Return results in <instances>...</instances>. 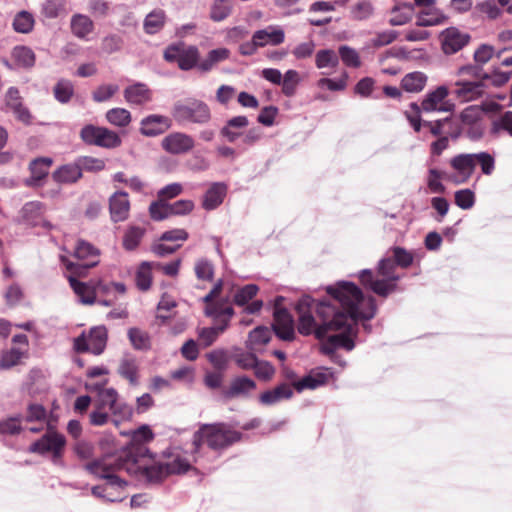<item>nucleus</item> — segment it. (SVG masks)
Listing matches in <instances>:
<instances>
[{
  "mask_svg": "<svg viewBox=\"0 0 512 512\" xmlns=\"http://www.w3.org/2000/svg\"><path fill=\"white\" fill-rule=\"evenodd\" d=\"M171 127V120L164 115L152 114L140 122V133L147 137L163 134Z\"/></svg>",
  "mask_w": 512,
  "mask_h": 512,
  "instance_id": "nucleus-19",
  "label": "nucleus"
},
{
  "mask_svg": "<svg viewBox=\"0 0 512 512\" xmlns=\"http://www.w3.org/2000/svg\"><path fill=\"white\" fill-rule=\"evenodd\" d=\"M66 444L65 437L56 431H47L39 440L33 442L29 452L45 455L51 453L53 459L60 458Z\"/></svg>",
  "mask_w": 512,
  "mask_h": 512,
  "instance_id": "nucleus-12",
  "label": "nucleus"
},
{
  "mask_svg": "<svg viewBox=\"0 0 512 512\" xmlns=\"http://www.w3.org/2000/svg\"><path fill=\"white\" fill-rule=\"evenodd\" d=\"M23 416L10 417L0 421V433L4 435H16L22 428Z\"/></svg>",
  "mask_w": 512,
  "mask_h": 512,
  "instance_id": "nucleus-60",
  "label": "nucleus"
},
{
  "mask_svg": "<svg viewBox=\"0 0 512 512\" xmlns=\"http://www.w3.org/2000/svg\"><path fill=\"white\" fill-rule=\"evenodd\" d=\"M258 290L259 288L255 284H247L243 286L234 295V303L238 306H244L256 296Z\"/></svg>",
  "mask_w": 512,
  "mask_h": 512,
  "instance_id": "nucleus-59",
  "label": "nucleus"
},
{
  "mask_svg": "<svg viewBox=\"0 0 512 512\" xmlns=\"http://www.w3.org/2000/svg\"><path fill=\"white\" fill-rule=\"evenodd\" d=\"M194 146L193 137L182 132L171 133L162 140L163 149L174 155L185 154L192 150Z\"/></svg>",
  "mask_w": 512,
  "mask_h": 512,
  "instance_id": "nucleus-17",
  "label": "nucleus"
},
{
  "mask_svg": "<svg viewBox=\"0 0 512 512\" xmlns=\"http://www.w3.org/2000/svg\"><path fill=\"white\" fill-rule=\"evenodd\" d=\"M450 89L447 85H440L429 91L421 102L423 112H453L455 104L448 99Z\"/></svg>",
  "mask_w": 512,
  "mask_h": 512,
  "instance_id": "nucleus-11",
  "label": "nucleus"
},
{
  "mask_svg": "<svg viewBox=\"0 0 512 512\" xmlns=\"http://www.w3.org/2000/svg\"><path fill=\"white\" fill-rule=\"evenodd\" d=\"M46 416V409L41 404H30L23 419H25L26 422L44 423Z\"/></svg>",
  "mask_w": 512,
  "mask_h": 512,
  "instance_id": "nucleus-62",
  "label": "nucleus"
},
{
  "mask_svg": "<svg viewBox=\"0 0 512 512\" xmlns=\"http://www.w3.org/2000/svg\"><path fill=\"white\" fill-rule=\"evenodd\" d=\"M331 375L332 373L329 369L312 371L300 380L294 382L293 386L298 392H302L306 389H316L327 383Z\"/></svg>",
  "mask_w": 512,
  "mask_h": 512,
  "instance_id": "nucleus-25",
  "label": "nucleus"
},
{
  "mask_svg": "<svg viewBox=\"0 0 512 512\" xmlns=\"http://www.w3.org/2000/svg\"><path fill=\"white\" fill-rule=\"evenodd\" d=\"M450 93L460 102H469L484 94L485 85L482 80L459 79L449 84Z\"/></svg>",
  "mask_w": 512,
  "mask_h": 512,
  "instance_id": "nucleus-13",
  "label": "nucleus"
},
{
  "mask_svg": "<svg viewBox=\"0 0 512 512\" xmlns=\"http://www.w3.org/2000/svg\"><path fill=\"white\" fill-rule=\"evenodd\" d=\"M12 58L21 67L30 68L35 64V54L32 49L26 46L14 47Z\"/></svg>",
  "mask_w": 512,
  "mask_h": 512,
  "instance_id": "nucleus-49",
  "label": "nucleus"
},
{
  "mask_svg": "<svg viewBox=\"0 0 512 512\" xmlns=\"http://www.w3.org/2000/svg\"><path fill=\"white\" fill-rule=\"evenodd\" d=\"M445 15L435 8V6L422 10L416 20V25L419 27H430L442 24L445 21Z\"/></svg>",
  "mask_w": 512,
  "mask_h": 512,
  "instance_id": "nucleus-39",
  "label": "nucleus"
},
{
  "mask_svg": "<svg viewBox=\"0 0 512 512\" xmlns=\"http://www.w3.org/2000/svg\"><path fill=\"white\" fill-rule=\"evenodd\" d=\"M98 255L99 251L93 245L80 240L77 242L74 249V256L78 261L72 262L63 259V262L67 270H69L73 275L81 276L85 274L88 269L98 264Z\"/></svg>",
  "mask_w": 512,
  "mask_h": 512,
  "instance_id": "nucleus-8",
  "label": "nucleus"
},
{
  "mask_svg": "<svg viewBox=\"0 0 512 512\" xmlns=\"http://www.w3.org/2000/svg\"><path fill=\"white\" fill-rule=\"evenodd\" d=\"M226 192L227 186L224 183H213L203 196V208L205 210L216 209L223 203Z\"/></svg>",
  "mask_w": 512,
  "mask_h": 512,
  "instance_id": "nucleus-29",
  "label": "nucleus"
},
{
  "mask_svg": "<svg viewBox=\"0 0 512 512\" xmlns=\"http://www.w3.org/2000/svg\"><path fill=\"white\" fill-rule=\"evenodd\" d=\"M391 253V256L379 261L376 275L370 269L359 272L362 285L382 297L388 296L396 289L397 281L400 279L395 272L396 266L407 268L413 262L412 254L404 248L394 247Z\"/></svg>",
  "mask_w": 512,
  "mask_h": 512,
  "instance_id": "nucleus-3",
  "label": "nucleus"
},
{
  "mask_svg": "<svg viewBox=\"0 0 512 512\" xmlns=\"http://www.w3.org/2000/svg\"><path fill=\"white\" fill-rule=\"evenodd\" d=\"M109 210L113 222H121L128 218L130 201L125 191H117L109 199Z\"/></svg>",
  "mask_w": 512,
  "mask_h": 512,
  "instance_id": "nucleus-21",
  "label": "nucleus"
},
{
  "mask_svg": "<svg viewBox=\"0 0 512 512\" xmlns=\"http://www.w3.org/2000/svg\"><path fill=\"white\" fill-rule=\"evenodd\" d=\"M66 0H44L41 4V14L47 19H55L66 13Z\"/></svg>",
  "mask_w": 512,
  "mask_h": 512,
  "instance_id": "nucleus-43",
  "label": "nucleus"
},
{
  "mask_svg": "<svg viewBox=\"0 0 512 512\" xmlns=\"http://www.w3.org/2000/svg\"><path fill=\"white\" fill-rule=\"evenodd\" d=\"M55 99L61 104L68 103L74 95V85L68 79H60L53 88Z\"/></svg>",
  "mask_w": 512,
  "mask_h": 512,
  "instance_id": "nucleus-46",
  "label": "nucleus"
},
{
  "mask_svg": "<svg viewBox=\"0 0 512 512\" xmlns=\"http://www.w3.org/2000/svg\"><path fill=\"white\" fill-rule=\"evenodd\" d=\"M149 215L154 221H162L171 217L169 203L159 198L151 202L149 206Z\"/></svg>",
  "mask_w": 512,
  "mask_h": 512,
  "instance_id": "nucleus-53",
  "label": "nucleus"
},
{
  "mask_svg": "<svg viewBox=\"0 0 512 512\" xmlns=\"http://www.w3.org/2000/svg\"><path fill=\"white\" fill-rule=\"evenodd\" d=\"M225 326H214L209 328H202L198 332L199 339L203 342L204 347L211 346L217 338L226 330Z\"/></svg>",
  "mask_w": 512,
  "mask_h": 512,
  "instance_id": "nucleus-57",
  "label": "nucleus"
},
{
  "mask_svg": "<svg viewBox=\"0 0 512 512\" xmlns=\"http://www.w3.org/2000/svg\"><path fill=\"white\" fill-rule=\"evenodd\" d=\"M256 383L246 376H238L231 380L230 385L223 391L227 399L246 398L255 390Z\"/></svg>",
  "mask_w": 512,
  "mask_h": 512,
  "instance_id": "nucleus-20",
  "label": "nucleus"
},
{
  "mask_svg": "<svg viewBox=\"0 0 512 512\" xmlns=\"http://www.w3.org/2000/svg\"><path fill=\"white\" fill-rule=\"evenodd\" d=\"M338 58H340L344 65L348 67L358 68L361 65V60L358 52L348 46V45H341L338 48Z\"/></svg>",
  "mask_w": 512,
  "mask_h": 512,
  "instance_id": "nucleus-52",
  "label": "nucleus"
},
{
  "mask_svg": "<svg viewBox=\"0 0 512 512\" xmlns=\"http://www.w3.org/2000/svg\"><path fill=\"white\" fill-rule=\"evenodd\" d=\"M99 400L103 407H107L115 415L124 418L131 414V409L127 405L118 403V393L114 388L101 390Z\"/></svg>",
  "mask_w": 512,
  "mask_h": 512,
  "instance_id": "nucleus-24",
  "label": "nucleus"
},
{
  "mask_svg": "<svg viewBox=\"0 0 512 512\" xmlns=\"http://www.w3.org/2000/svg\"><path fill=\"white\" fill-rule=\"evenodd\" d=\"M81 174L83 171L99 172L105 168V161L92 156H81L76 159Z\"/></svg>",
  "mask_w": 512,
  "mask_h": 512,
  "instance_id": "nucleus-54",
  "label": "nucleus"
},
{
  "mask_svg": "<svg viewBox=\"0 0 512 512\" xmlns=\"http://www.w3.org/2000/svg\"><path fill=\"white\" fill-rule=\"evenodd\" d=\"M205 315L212 318L214 324L228 328L234 309L225 301H216L206 306Z\"/></svg>",
  "mask_w": 512,
  "mask_h": 512,
  "instance_id": "nucleus-22",
  "label": "nucleus"
},
{
  "mask_svg": "<svg viewBox=\"0 0 512 512\" xmlns=\"http://www.w3.org/2000/svg\"><path fill=\"white\" fill-rule=\"evenodd\" d=\"M426 81L424 73L412 72L403 77L401 87L407 92H419L424 88Z\"/></svg>",
  "mask_w": 512,
  "mask_h": 512,
  "instance_id": "nucleus-44",
  "label": "nucleus"
},
{
  "mask_svg": "<svg viewBox=\"0 0 512 512\" xmlns=\"http://www.w3.org/2000/svg\"><path fill=\"white\" fill-rule=\"evenodd\" d=\"M171 114L179 124H206L211 119L209 106L198 99L187 98L173 105Z\"/></svg>",
  "mask_w": 512,
  "mask_h": 512,
  "instance_id": "nucleus-6",
  "label": "nucleus"
},
{
  "mask_svg": "<svg viewBox=\"0 0 512 512\" xmlns=\"http://www.w3.org/2000/svg\"><path fill=\"white\" fill-rule=\"evenodd\" d=\"M293 393V388L289 384L282 383L273 389L263 392L259 396V402L265 406H272L283 400L290 399Z\"/></svg>",
  "mask_w": 512,
  "mask_h": 512,
  "instance_id": "nucleus-28",
  "label": "nucleus"
},
{
  "mask_svg": "<svg viewBox=\"0 0 512 512\" xmlns=\"http://www.w3.org/2000/svg\"><path fill=\"white\" fill-rule=\"evenodd\" d=\"M503 133L512 137V111H506L492 121L490 134L499 137Z\"/></svg>",
  "mask_w": 512,
  "mask_h": 512,
  "instance_id": "nucleus-42",
  "label": "nucleus"
},
{
  "mask_svg": "<svg viewBox=\"0 0 512 512\" xmlns=\"http://www.w3.org/2000/svg\"><path fill=\"white\" fill-rule=\"evenodd\" d=\"M70 28L75 37L86 39L93 31L94 23L87 15L75 14L71 17Z\"/></svg>",
  "mask_w": 512,
  "mask_h": 512,
  "instance_id": "nucleus-33",
  "label": "nucleus"
},
{
  "mask_svg": "<svg viewBox=\"0 0 512 512\" xmlns=\"http://www.w3.org/2000/svg\"><path fill=\"white\" fill-rule=\"evenodd\" d=\"M339 65V58L336 51L332 49H321L315 54V66L320 69H328L330 71H323V75H329L331 71L335 70Z\"/></svg>",
  "mask_w": 512,
  "mask_h": 512,
  "instance_id": "nucleus-32",
  "label": "nucleus"
},
{
  "mask_svg": "<svg viewBox=\"0 0 512 512\" xmlns=\"http://www.w3.org/2000/svg\"><path fill=\"white\" fill-rule=\"evenodd\" d=\"M145 234V229L139 226H130L126 230L124 236H123V247L128 251L135 250L143 236Z\"/></svg>",
  "mask_w": 512,
  "mask_h": 512,
  "instance_id": "nucleus-48",
  "label": "nucleus"
},
{
  "mask_svg": "<svg viewBox=\"0 0 512 512\" xmlns=\"http://www.w3.org/2000/svg\"><path fill=\"white\" fill-rule=\"evenodd\" d=\"M52 165L50 158H38L30 163L31 176L26 180L28 186H39L41 181L48 175Z\"/></svg>",
  "mask_w": 512,
  "mask_h": 512,
  "instance_id": "nucleus-31",
  "label": "nucleus"
},
{
  "mask_svg": "<svg viewBox=\"0 0 512 512\" xmlns=\"http://www.w3.org/2000/svg\"><path fill=\"white\" fill-rule=\"evenodd\" d=\"M148 449L137 446L128 450L127 456L115 464L124 467L127 473L147 484H159L170 475L187 472L191 468V460L186 453H172L166 461L157 462L147 455Z\"/></svg>",
  "mask_w": 512,
  "mask_h": 512,
  "instance_id": "nucleus-2",
  "label": "nucleus"
},
{
  "mask_svg": "<svg viewBox=\"0 0 512 512\" xmlns=\"http://www.w3.org/2000/svg\"><path fill=\"white\" fill-rule=\"evenodd\" d=\"M230 51L227 48H217L209 51L207 57L198 60L197 69L201 73L211 71L219 62L228 59Z\"/></svg>",
  "mask_w": 512,
  "mask_h": 512,
  "instance_id": "nucleus-34",
  "label": "nucleus"
},
{
  "mask_svg": "<svg viewBox=\"0 0 512 512\" xmlns=\"http://www.w3.org/2000/svg\"><path fill=\"white\" fill-rule=\"evenodd\" d=\"M80 138L87 145H94L106 149H114L122 144V139L115 131L106 127L85 125L80 130Z\"/></svg>",
  "mask_w": 512,
  "mask_h": 512,
  "instance_id": "nucleus-7",
  "label": "nucleus"
},
{
  "mask_svg": "<svg viewBox=\"0 0 512 512\" xmlns=\"http://www.w3.org/2000/svg\"><path fill=\"white\" fill-rule=\"evenodd\" d=\"M45 206L39 201H30L19 211V221L31 227L41 226L50 230L53 225L44 219Z\"/></svg>",
  "mask_w": 512,
  "mask_h": 512,
  "instance_id": "nucleus-14",
  "label": "nucleus"
},
{
  "mask_svg": "<svg viewBox=\"0 0 512 512\" xmlns=\"http://www.w3.org/2000/svg\"><path fill=\"white\" fill-rule=\"evenodd\" d=\"M118 374L126 379L131 385L136 386L139 383V362L136 356L131 353H125L120 359Z\"/></svg>",
  "mask_w": 512,
  "mask_h": 512,
  "instance_id": "nucleus-23",
  "label": "nucleus"
},
{
  "mask_svg": "<svg viewBox=\"0 0 512 512\" xmlns=\"http://www.w3.org/2000/svg\"><path fill=\"white\" fill-rule=\"evenodd\" d=\"M270 339V329L265 326H258L249 333L246 347L250 351H258L262 346L266 345Z\"/></svg>",
  "mask_w": 512,
  "mask_h": 512,
  "instance_id": "nucleus-37",
  "label": "nucleus"
},
{
  "mask_svg": "<svg viewBox=\"0 0 512 512\" xmlns=\"http://www.w3.org/2000/svg\"><path fill=\"white\" fill-rule=\"evenodd\" d=\"M167 62H177L183 71L197 69L199 50L196 46H185L183 43L169 45L163 54Z\"/></svg>",
  "mask_w": 512,
  "mask_h": 512,
  "instance_id": "nucleus-9",
  "label": "nucleus"
},
{
  "mask_svg": "<svg viewBox=\"0 0 512 512\" xmlns=\"http://www.w3.org/2000/svg\"><path fill=\"white\" fill-rule=\"evenodd\" d=\"M273 330L277 337L284 341H291L294 339V320L287 309L275 308Z\"/></svg>",
  "mask_w": 512,
  "mask_h": 512,
  "instance_id": "nucleus-16",
  "label": "nucleus"
},
{
  "mask_svg": "<svg viewBox=\"0 0 512 512\" xmlns=\"http://www.w3.org/2000/svg\"><path fill=\"white\" fill-rule=\"evenodd\" d=\"M52 177L57 183L68 184L75 183L82 177V175L77 161L75 160L73 163L59 167L54 171Z\"/></svg>",
  "mask_w": 512,
  "mask_h": 512,
  "instance_id": "nucleus-35",
  "label": "nucleus"
},
{
  "mask_svg": "<svg viewBox=\"0 0 512 512\" xmlns=\"http://www.w3.org/2000/svg\"><path fill=\"white\" fill-rule=\"evenodd\" d=\"M474 167L479 164L483 174L491 175L495 169V159L487 152L472 153Z\"/></svg>",
  "mask_w": 512,
  "mask_h": 512,
  "instance_id": "nucleus-58",
  "label": "nucleus"
},
{
  "mask_svg": "<svg viewBox=\"0 0 512 512\" xmlns=\"http://www.w3.org/2000/svg\"><path fill=\"white\" fill-rule=\"evenodd\" d=\"M455 173L448 176V179L455 184H461L470 179L474 172L473 154H459L450 161Z\"/></svg>",
  "mask_w": 512,
  "mask_h": 512,
  "instance_id": "nucleus-15",
  "label": "nucleus"
},
{
  "mask_svg": "<svg viewBox=\"0 0 512 512\" xmlns=\"http://www.w3.org/2000/svg\"><path fill=\"white\" fill-rule=\"evenodd\" d=\"M328 298L315 300L309 295L296 304L297 329L301 335H314L323 340L321 351L332 355L343 348L355 347L359 320H370L376 314L373 297H365L359 287L348 281H339L326 287Z\"/></svg>",
  "mask_w": 512,
  "mask_h": 512,
  "instance_id": "nucleus-1",
  "label": "nucleus"
},
{
  "mask_svg": "<svg viewBox=\"0 0 512 512\" xmlns=\"http://www.w3.org/2000/svg\"><path fill=\"white\" fill-rule=\"evenodd\" d=\"M108 339V333L105 326H96L90 329L88 335L83 332L74 339V349L76 352H91L94 355L103 353Z\"/></svg>",
  "mask_w": 512,
  "mask_h": 512,
  "instance_id": "nucleus-10",
  "label": "nucleus"
},
{
  "mask_svg": "<svg viewBox=\"0 0 512 512\" xmlns=\"http://www.w3.org/2000/svg\"><path fill=\"white\" fill-rule=\"evenodd\" d=\"M249 124L246 116H235L229 119L221 128L220 134L230 143L235 142L241 135V130L245 129Z\"/></svg>",
  "mask_w": 512,
  "mask_h": 512,
  "instance_id": "nucleus-30",
  "label": "nucleus"
},
{
  "mask_svg": "<svg viewBox=\"0 0 512 512\" xmlns=\"http://www.w3.org/2000/svg\"><path fill=\"white\" fill-rule=\"evenodd\" d=\"M183 193V185L181 183H171L157 192V197L165 202L176 198Z\"/></svg>",
  "mask_w": 512,
  "mask_h": 512,
  "instance_id": "nucleus-63",
  "label": "nucleus"
},
{
  "mask_svg": "<svg viewBox=\"0 0 512 512\" xmlns=\"http://www.w3.org/2000/svg\"><path fill=\"white\" fill-rule=\"evenodd\" d=\"M300 81L299 73L296 70L290 69L285 72L282 76V92L286 96H293L296 91V87Z\"/></svg>",
  "mask_w": 512,
  "mask_h": 512,
  "instance_id": "nucleus-56",
  "label": "nucleus"
},
{
  "mask_svg": "<svg viewBox=\"0 0 512 512\" xmlns=\"http://www.w3.org/2000/svg\"><path fill=\"white\" fill-rule=\"evenodd\" d=\"M374 14V6L370 0H359L350 7V17L356 21H364Z\"/></svg>",
  "mask_w": 512,
  "mask_h": 512,
  "instance_id": "nucleus-45",
  "label": "nucleus"
},
{
  "mask_svg": "<svg viewBox=\"0 0 512 512\" xmlns=\"http://www.w3.org/2000/svg\"><path fill=\"white\" fill-rule=\"evenodd\" d=\"M165 21V12L162 9H155L145 17L144 30L147 34H156L164 27Z\"/></svg>",
  "mask_w": 512,
  "mask_h": 512,
  "instance_id": "nucleus-41",
  "label": "nucleus"
},
{
  "mask_svg": "<svg viewBox=\"0 0 512 512\" xmlns=\"http://www.w3.org/2000/svg\"><path fill=\"white\" fill-rule=\"evenodd\" d=\"M469 40L470 36L467 33L454 27L447 28L441 34L442 50L447 55L454 54L466 46Z\"/></svg>",
  "mask_w": 512,
  "mask_h": 512,
  "instance_id": "nucleus-18",
  "label": "nucleus"
},
{
  "mask_svg": "<svg viewBox=\"0 0 512 512\" xmlns=\"http://www.w3.org/2000/svg\"><path fill=\"white\" fill-rule=\"evenodd\" d=\"M253 37L259 47H264L267 44H282L285 40V33L281 27L270 25L265 29L255 31Z\"/></svg>",
  "mask_w": 512,
  "mask_h": 512,
  "instance_id": "nucleus-26",
  "label": "nucleus"
},
{
  "mask_svg": "<svg viewBox=\"0 0 512 512\" xmlns=\"http://www.w3.org/2000/svg\"><path fill=\"white\" fill-rule=\"evenodd\" d=\"M389 23L392 26H401L412 19L414 13V5L412 3H399L392 11Z\"/></svg>",
  "mask_w": 512,
  "mask_h": 512,
  "instance_id": "nucleus-38",
  "label": "nucleus"
},
{
  "mask_svg": "<svg viewBox=\"0 0 512 512\" xmlns=\"http://www.w3.org/2000/svg\"><path fill=\"white\" fill-rule=\"evenodd\" d=\"M127 454L128 451H125L118 456H106L85 465V468L95 477L107 481L106 486H108V490L105 497L106 501L120 502L125 498V496L120 495L118 492L123 490L127 483L118 477L116 473L121 470L127 472V470L124 467H116L115 464H118Z\"/></svg>",
  "mask_w": 512,
  "mask_h": 512,
  "instance_id": "nucleus-4",
  "label": "nucleus"
},
{
  "mask_svg": "<svg viewBox=\"0 0 512 512\" xmlns=\"http://www.w3.org/2000/svg\"><path fill=\"white\" fill-rule=\"evenodd\" d=\"M231 10L229 0H215L211 6L210 17L213 21L220 22L230 15Z\"/></svg>",
  "mask_w": 512,
  "mask_h": 512,
  "instance_id": "nucleus-55",
  "label": "nucleus"
},
{
  "mask_svg": "<svg viewBox=\"0 0 512 512\" xmlns=\"http://www.w3.org/2000/svg\"><path fill=\"white\" fill-rule=\"evenodd\" d=\"M68 281L75 294L83 304H93L96 301L95 287H91L84 282L78 281L73 275L68 276Z\"/></svg>",
  "mask_w": 512,
  "mask_h": 512,
  "instance_id": "nucleus-36",
  "label": "nucleus"
},
{
  "mask_svg": "<svg viewBox=\"0 0 512 512\" xmlns=\"http://www.w3.org/2000/svg\"><path fill=\"white\" fill-rule=\"evenodd\" d=\"M107 121L117 127H126L131 122V113L124 108H112L106 112Z\"/></svg>",
  "mask_w": 512,
  "mask_h": 512,
  "instance_id": "nucleus-50",
  "label": "nucleus"
},
{
  "mask_svg": "<svg viewBox=\"0 0 512 512\" xmlns=\"http://www.w3.org/2000/svg\"><path fill=\"white\" fill-rule=\"evenodd\" d=\"M125 100L132 105H144L152 100V91L144 83H134L124 90Z\"/></svg>",
  "mask_w": 512,
  "mask_h": 512,
  "instance_id": "nucleus-27",
  "label": "nucleus"
},
{
  "mask_svg": "<svg viewBox=\"0 0 512 512\" xmlns=\"http://www.w3.org/2000/svg\"><path fill=\"white\" fill-rule=\"evenodd\" d=\"M34 17L28 11H21L16 14L13 20V28L19 33H29L34 27Z\"/></svg>",
  "mask_w": 512,
  "mask_h": 512,
  "instance_id": "nucleus-51",
  "label": "nucleus"
},
{
  "mask_svg": "<svg viewBox=\"0 0 512 512\" xmlns=\"http://www.w3.org/2000/svg\"><path fill=\"white\" fill-rule=\"evenodd\" d=\"M241 439V433L231 429L227 424H203L193 435L195 450L206 442L212 449H222Z\"/></svg>",
  "mask_w": 512,
  "mask_h": 512,
  "instance_id": "nucleus-5",
  "label": "nucleus"
},
{
  "mask_svg": "<svg viewBox=\"0 0 512 512\" xmlns=\"http://www.w3.org/2000/svg\"><path fill=\"white\" fill-rule=\"evenodd\" d=\"M315 47V42L313 40H309L296 45L291 53L297 60H304L313 55Z\"/></svg>",
  "mask_w": 512,
  "mask_h": 512,
  "instance_id": "nucleus-64",
  "label": "nucleus"
},
{
  "mask_svg": "<svg viewBox=\"0 0 512 512\" xmlns=\"http://www.w3.org/2000/svg\"><path fill=\"white\" fill-rule=\"evenodd\" d=\"M128 338L136 350H149L151 348V339L146 331L133 327L128 330Z\"/></svg>",
  "mask_w": 512,
  "mask_h": 512,
  "instance_id": "nucleus-47",
  "label": "nucleus"
},
{
  "mask_svg": "<svg viewBox=\"0 0 512 512\" xmlns=\"http://www.w3.org/2000/svg\"><path fill=\"white\" fill-rule=\"evenodd\" d=\"M124 45L123 38L118 34H110L103 38L101 48L104 52L112 54L122 49Z\"/></svg>",
  "mask_w": 512,
  "mask_h": 512,
  "instance_id": "nucleus-61",
  "label": "nucleus"
},
{
  "mask_svg": "<svg viewBox=\"0 0 512 512\" xmlns=\"http://www.w3.org/2000/svg\"><path fill=\"white\" fill-rule=\"evenodd\" d=\"M154 262L144 261L137 268L135 274V283L139 290L147 291L152 284V269L155 267Z\"/></svg>",
  "mask_w": 512,
  "mask_h": 512,
  "instance_id": "nucleus-40",
  "label": "nucleus"
}]
</instances>
